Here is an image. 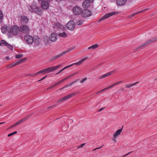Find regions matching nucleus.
Masks as SVG:
<instances>
[{
  "instance_id": "nucleus-1",
  "label": "nucleus",
  "mask_w": 157,
  "mask_h": 157,
  "mask_svg": "<svg viewBox=\"0 0 157 157\" xmlns=\"http://www.w3.org/2000/svg\"><path fill=\"white\" fill-rule=\"evenodd\" d=\"M20 33L19 28L16 25L8 27V36L9 38H11L18 35Z\"/></svg>"
},
{
  "instance_id": "nucleus-2",
  "label": "nucleus",
  "mask_w": 157,
  "mask_h": 157,
  "mask_svg": "<svg viewBox=\"0 0 157 157\" xmlns=\"http://www.w3.org/2000/svg\"><path fill=\"white\" fill-rule=\"evenodd\" d=\"M79 93V92H76L75 93L71 94H70L67 95L61 98L59 100L57 101V102L59 103L61 102L66 99H67L69 98H70L71 97H74L75 95Z\"/></svg>"
},
{
  "instance_id": "nucleus-3",
  "label": "nucleus",
  "mask_w": 157,
  "mask_h": 157,
  "mask_svg": "<svg viewBox=\"0 0 157 157\" xmlns=\"http://www.w3.org/2000/svg\"><path fill=\"white\" fill-rule=\"evenodd\" d=\"M75 26V23L73 20L69 21L67 24V27L69 30L73 31Z\"/></svg>"
},
{
  "instance_id": "nucleus-4",
  "label": "nucleus",
  "mask_w": 157,
  "mask_h": 157,
  "mask_svg": "<svg viewBox=\"0 0 157 157\" xmlns=\"http://www.w3.org/2000/svg\"><path fill=\"white\" fill-rule=\"evenodd\" d=\"M24 39L27 43L29 44H32L34 41L33 37L28 34L25 35Z\"/></svg>"
},
{
  "instance_id": "nucleus-5",
  "label": "nucleus",
  "mask_w": 157,
  "mask_h": 157,
  "mask_svg": "<svg viewBox=\"0 0 157 157\" xmlns=\"http://www.w3.org/2000/svg\"><path fill=\"white\" fill-rule=\"evenodd\" d=\"M61 66V65H58L56 67H50L46 68L45 69V72L46 73H50L56 70L59 68Z\"/></svg>"
},
{
  "instance_id": "nucleus-6",
  "label": "nucleus",
  "mask_w": 157,
  "mask_h": 157,
  "mask_svg": "<svg viewBox=\"0 0 157 157\" xmlns=\"http://www.w3.org/2000/svg\"><path fill=\"white\" fill-rule=\"evenodd\" d=\"M72 11L75 14L79 15L81 14L82 11L80 7L76 6L73 8Z\"/></svg>"
},
{
  "instance_id": "nucleus-7",
  "label": "nucleus",
  "mask_w": 157,
  "mask_h": 157,
  "mask_svg": "<svg viewBox=\"0 0 157 157\" xmlns=\"http://www.w3.org/2000/svg\"><path fill=\"white\" fill-rule=\"evenodd\" d=\"M81 14L83 17H87L90 16L91 15V13L89 10L85 9L82 11Z\"/></svg>"
},
{
  "instance_id": "nucleus-8",
  "label": "nucleus",
  "mask_w": 157,
  "mask_h": 157,
  "mask_svg": "<svg viewBox=\"0 0 157 157\" xmlns=\"http://www.w3.org/2000/svg\"><path fill=\"white\" fill-rule=\"evenodd\" d=\"M20 29L23 33H28L29 31V28L28 26L25 25H22L20 27Z\"/></svg>"
},
{
  "instance_id": "nucleus-9",
  "label": "nucleus",
  "mask_w": 157,
  "mask_h": 157,
  "mask_svg": "<svg viewBox=\"0 0 157 157\" xmlns=\"http://www.w3.org/2000/svg\"><path fill=\"white\" fill-rule=\"evenodd\" d=\"M117 13L113 12H110L107 14H106L103 17H101V19L99 20L98 22H99L102 21L104 20L105 19L109 18L110 17L115 14Z\"/></svg>"
},
{
  "instance_id": "nucleus-10",
  "label": "nucleus",
  "mask_w": 157,
  "mask_h": 157,
  "mask_svg": "<svg viewBox=\"0 0 157 157\" xmlns=\"http://www.w3.org/2000/svg\"><path fill=\"white\" fill-rule=\"evenodd\" d=\"M37 4L35 2H33L31 5H29L28 6L27 8L28 9L30 12H33L36 9Z\"/></svg>"
},
{
  "instance_id": "nucleus-11",
  "label": "nucleus",
  "mask_w": 157,
  "mask_h": 157,
  "mask_svg": "<svg viewBox=\"0 0 157 157\" xmlns=\"http://www.w3.org/2000/svg\"><path fill=\"white\" fill-rule=\"evenodd\" d=\"M93 1L94 0H85L82 3L83 7L85 8L88 7Z\"/></svg>"
},
{
  "instance_id": "nucleus-12",
  "label": "nucleus",
  "mask_w": 157,
  "mask_h": 157,
  "mask_svg": "<svg viewBox=\"0 0 157 157\" xmlns=\"http://www.w3.org/2000/svg\"><path fill=\"white\" fill-rule=\"evenodd\" d=\"M41 6L44 9H47L49 7V4L48 2L44 1L41 3Z\"/></svg>"
},
{
  "instance_id": "nucleus-13",
  "label": "nucleus",
  "mask_w": 157,
  "mask_h": 157,
  "mask_svg": "<svg viewBox=\"0 0 157 157\" xmlns=\"http://www.w3.org/2000/svg\"><path fill=\"white\" fill-rule=\"evenodd\" d=\"M57 36L56 33H52L49 36L50 40L52 42H55L56 41L57 39Z\"/></svg>"
},
{
  "instance_id": "nucleus-14",
  "label": "nucleus",
  "mask_w": 157,
  "mask_h": 157,
  "mask_svg": "<svg viewBox=\"0 0 157 157\" xmlns=\"http://www.w3.org/2000/svg\"><path fill=\"white\" fill-rule=\"evenodd\" d=\"M36 9L34 10V12L37 14L40 15L42 13V10L41 8L38 6L37 5L36 7Z\"/></svg>"
},
{
  "instance_id": "nucleus-15",
  "label": "nucleus",
  "mask_w": 157,
  "mask_h": 157,
  "mask_svg": "<svg viewBox=\"0 0 157 157\" xmlns=\"http://www.w3.org/2000/svg\"><path fill=\"white\" fill-rule=\"evenodd\" d=\"M126 2V0H117L116 3L117 6H121L125 4Z\"/></svg>"
},
{
  "instance_id": "nucleus-16",
  "label": "nucleus",
  "mask_w": 157,
  "mask_h": 157,
  "mask_svg": "<svg viewBox=\"0 0 157 157\" xmlns=\"http://www.w3.org/2000/svg\"><path fill=\"white\" fill-rule=\"evenodd\" d=\"M115 71L113 70L112 71L110 72H109L108 73H107L103 75L102 76H101L100 77L99 79H102L105 77H107L109 75H112L115 72Z\"/></svg>"
},
{
  "instance_id": "nucleus-17",
  "label": "nucleus",
  "mask_w": 157,
  "mask_h": 157,
  "mask_svg": "<svg viewBox=\"0 0 157 157\" xmlns=\"http://www.w3.org/2000/svg\"><path fill=\"white\" fill-rule=\"evenodd\" d=\"M88 58V57H85L84 58H83V59H82L81 60L79 61V62H76L75 63H73L72 64V65H73V66L75 65H79L81 64L83 62L87 60Z\"/></svg>"
},
{
  "instance_id": "nucleus-18",
  "label": "nucleus",
  "mask_w": 157,
  "mask_h": 157,
  "mask_svg": "<svg viewBox=\"0 0 157 157\" xmlns=\"http://www.w3.org/2000/svg\"><path fill=\"white\" fill-rule=\"evenodd\" d=\"M63 55V54L62 53L58 55L53 56L50 58V61H52L56 59L59 58L60 57L62 56Z\"/></svg>"
},
{
  "instance_id": "nucleus-19",
  "label": "nucleus",
  "mask_w": 157,
  "mask_h": 157,
  "mask_svg": "<svg viewBox=\"0 0 157 157\" xmlns=\"http://www.w3.org/2000/svg\"><path fill=\"white\" fill-rule=\"evenodd\" d=\"M8 26L6 25H4L1 27V30L3 33H6L7 31H8Z\"/></svg>"
},
{
  "instance_id": "nucleus-20",
  "label": "nucleus",
  "mask_w": 157,
  "mask_h": 157,
  "mask_svg": "<svg viewBox=\"0 0 157 157\" xmlns=\"http://www.w3.org/2000/svg\"><path fill=\"white\" fill-rule=\"evenodd\" d=\"M2 44H4L7 46L10 49L12 50L13 48V47L10 45L6 41L4 40H2L1 41Z\"/></svg>"
},
{
  "instance_id": "nucleus-21",
  "label": "nucleus",
  "mask_w": 157,
  "mask_h": 157,
  "mask_svg": "<svg viewBox=\"0 0 157 157\" xmlns=\"http://www.w3.org/2000/svg\"><path fill=\"white\" fill-rule=\"evenodd\" d=\"M156 40H157V38H152L151 40H149L147 41L145 43H144V44H143L142 45H141L140 46V47L144 46L146 45L147 44H148L149 43H151V42L154 41Z\"/></svg>"
},
{
  "instance_id": "nucleus-22",
  "label": "nucleus",
  "mask_w": 157,
  "mask_h": 157,
  "mask_svg": "<svg viewBox=\"0 0 157 157\" xmlns=\"http://www.w3.org/2000/svg\"><path fill=\"white\" fill-rule=\"evenodd\" d=\"M21 20L22 22L26 23L28 22L29 19L27 16H23L21 17Z\"/></svg>"
},
{
  "instance_id": "nucleus-23",
  "label": "nucleus",
  "mask_w": 157,
  "mask_h": 157,
  "mask_svg": "<svg viewBox=\"0 0 157 157\" xmlns=\"http://www.w3.org/2000/svg\"><path fill=\"white\" fill-rule=\"evenodd\" d=\"M123 127V126H122V128L117 130L113 135L115 136H117L120 135L122 131Z\"/></svg>"
},
{
  "instance_id": "nucleus-24",
  "label": "nucleus",
  "mask_w": 157,
  "mask_h": 157,
  "mask_svg": "<svg viewBox=\"0 0 157 157\" xmlns=\"http://www.w3.org/2000/svg\"><path fill=\"white\" fill-rule=\"evenodd\" d=\"M99 45L97 44H95L93 45L90 47H89L88 48V49H91L92 50H94L99 47Z\"/></svg>"
},
{
  "instance_id": "nucleus-25",
  "label": "nucleus",
  "mask_w": 157,
  "mask_h": 157,
  "mask_svg": "<svg viewBox=\"0 0 157 157\" xmlns=\"http://www.w3.org/2000/svg\"><path fill=\"white\" fill-rule=\"evenodd\" d=\"M75 48V47L73 46L71 48H68L67 50L66 51H65L63 52H62V53H63V54L64 55V54H65V53H66L68 52L71 51L73 49H74V48Z\"/></svg>"
},
{
  "instance_id": "nucleus-26",
  "label": "nucleus",
  "mask_w": 157,
  "mask_h": 157,
  "mask_svg": "<svg viewBox=\"0 0 157 157\" xmlns=\"http://www.w3.org/2000/svg\"><path fill=\"white\" fill-rule=\"evenodd\" d=\"M59 36L63 37H66L67 36V34L65 32H63L62 33H59L58 34Z\"/></svg>"
},
{
  "instance_id": "nucleus-27",
  "label": "nucleus",
  "mask_w": 157,
  "mask_h": 157,
  "mask_svg": "<svg viewBox=\"0 0 157 157\" xmlns=\"http://www.w3.org/2000/svg\"><path fill=\"white\" fill-rule=\"evenodd\" d=\"M58 85V84L57 83V82H56V83L53 84L52 85H51V86H50L48 87L46 89V90H49L50 89H52V88H54V87H55V86H57Z\"/></svg>"
},
{
  "instance_id": "nucleus-28",
  "label": "nucleus",
  "mask_w": 157,
  "mask_h": 157,
  "mask_svg": "<svg viewBox=\"0 0 157 157\" xmlns=\"http://www.w3.org/2000/svg\"><path fill=\"white\" fill-rule=\"evenodd\" d=\"M31 116V115H28L27 116L23 118L22 119L20 120V121L21 122V123L23 122V121L27 120Z\"/></svg>"
},
{
  "instance_id": "nucleus-29",
  "label": "nucleus",
  "mask_w": 157,
  "mask_h": 157,
  "mask_svg": "<svg viewBox=\"0 0 157 157\" xmlns=\"http://www.w3.org/2000/svg\"><path fill=\"white\" fill-rule=\"evenodd\" d=\"M26 60V58H24L21 59L20 60H17V61L19 64H20L21 63L24 62Z\"/></svg>"
},
{
  "instance_id": "nucleus-30",
  "label": "nucleus",
  "mask_w": 157,
  "mask_h": 157,
  "mask_svg": "<svg viewBox=\"0 0 157 157\" xmlns=\"http://www.w3.org/2000/svg\"><path fill=\"white\" fill-rule=\"evenodd\" d=\"M21 122L20 121H18L15 124H13V125H12L9 128H12L13 127H14L20 124H21Z\"/></svg>"
},
{
  "instance_id": "nucleus-31",
  "label": "nucleus",
  "mask_w": 157,
  "mask_h": 157,
  "mask_svg": "<svg viewBox=\"0 0 157 157\" xmlns=\"http://www.w3.org/2000/svg\"><path fill=\"white\" fill-rule=\"evenodd\" d=\"M83 22V21L82 20H78L77 21V24L78 25H81L82 24Z\"/></svg>"
},
{
  "instance_id": "nucleus-32",
  "label": "nucleus",
  "mask_w": 157,
  "mask_h": 157,
  "mask_svg": "<svg viewBox=\"0 0 157 157\" xmlns=\"http://www.w3.org/2000/svg\"><path fill=\"white\" fill-rule=\"evenodd\" d=\"M3 19V14L2 11L0 10V23L2 22Z\"/></svg>"
},
{
  "instance_id": "nucleus-33",
  "label": "nucleus",
  "mask_w": 157,
  "mask_h": 157,
  "mask_svg": "<svg viewBox=\"0 0 157 157\" xmlns=\"http://www.w3.org/2000/svg\"><path fill=\"white\" fill-rule=\"evenodd\" d=\"M61 27V24L59 23H56L54 25V27L58 28H60Z\"/></svg>"
},
{
  "instance_id": "nucleus-34",
  "label": "nucleus",
  "mask_w": 157,
  "mask_h": 157,
  "mask_svg": "<svg viewBox=\"0 0 157 157\" xmlns=\"http://www.w3.org/2000/svg\"><path fill=\"white\" fill-rule=\"evenodd\" d=\"M12 64L13 67H14L16 66L19 65L17 61L14 62L13 63H12Z\"/></svg>"
},
{
  "instance_id": "nucleus-35",
  "label": "nucleus",
  "mask_w": 157,
  "mask_h": 157,
  "mask_svg": "<svg viewBox=\"0 0 157 157\" xmlns=\"http://www.w3.org/2000/svg\"><path fill=\"white\" fill-rule=\"evenodd\" d=\"M23 56L22 54H19L16 55L15 56V57L17 59H20Z\"/></svg>"
},
{
  "instance_id": "nucleus-36",
  "label": "nucleus",
  "mask_w": 157,
  "mask_h": 157,
  "mask_svg": "<svg viewBox=\"0 0 157 157\" xmlns=\"http://www.w3.org/2000/svg\"><path fill=\"white\" fill-rule=\"evenodd\" d=\"M66 80V78H63V79H62V80H60V81L57 82V83L59 85V84H60V83H62V82H63L64 81H65Z\"/></svg>"
},
{
  "instance_id": "nucleus-37",
  "label": "nucleus",
  "mask_w": 157,
  "mask_h": 157,
  "mask_svg": "<svg viewBox=\"0 0 157 157\" xmlns=\"http://www.w3.org/2000/svg\"><path fill=\"white\" fill-rule=\"evenodd\" d=\"M138 13H139V12H138L137 13H134L132 15H130L128 17L130 18L132 17H134L135 15H136Z\"/></svg>"
},
{
  "instance_id": "nucleus-38",
  "label": "nucleus",
  "mask_w": 157,
  "mask_h": 157,
  "mask_svg": "<svg viewBox=\"0 0 157 157\" xmlns=\"http://www.w3.org/2000/svg\"><path fill=\"white\" fill-rule=\"evenodd\" d=\"M85 144V143H83L81 145H79L78 146V147H77V148L78 149L80 148H81L83 147Z\"/></svg>"
},
{
  "instance_id": "nucleus-39",
  "label": "nucleus",
  "mask_w": 157,
  "mask_h": 157,
  "mask_svg": "<svg viewBox=\"0 0 157 157\" xmlns=\"http://www.w3.org/2000/svg\"><path fill=\"white\" fill-rule=\"evenodd\" d=\"M87 79V78H84L83 79L81 80L80 81V82L81 83H83L85 81H86Z\"/></svg>"
},
{
  "instance_id": "nucleus-40",
  "label": "nucleus",
  "mask_w": 157,
  "mask_h": 157,
  "mask_svg": "<svg viewBox=\"0 0 157 157\" xmlns=\"http://www.w3.org/2000/svg\"><path fill=\"white\" fill-rule=\"evenodd\" d=\"M125 86L127 88H130L131 87V84L129 83V84H127L125 85Z\"/></svg>"
},
{
  "instance_id": "nucleus-41",
  "label": "nucleus",
  "mask_w": 157,
  "mask_h": 157,
  "mask_svg": "<svg viewBox=\"0 0 157 157\" xmlns=\"http://www.w3.org/2000/svg\"><path fill=\"white\" fill-rule=\"evenodd\" d=\"M45 72V69H43L41 70H40L39 71V74Z\"/></svg>"
},
{
  "instance_id": "nucleus-42",
  "label": "nucleus",
  "mask_w": 157,
  "mask_h": 157,
  "mask_svg": "<svg viewBox=\"0 0 157 157\" xmlns=\"http://www.w3.org/2000/svg\"><path fill=\"white\" fill-rule=\"evenodd\" d=\"M6 67L8 68V69H9V68H12L13 67L12 66V63L11 64H9L7 66H6Z\"/></svg>"
},
{
  "instance_id": "nucleus-43",
  "label": "nucleus",
  "mask_w": 157,
  "mask_h": 157,
  "mask_svg": "<svg viewBox=\"0 0 157 157\" xmlns=\"http://www.w3.org/2000/svg\"><path fill=\"white\" fill-rule=\"evenodd\" d=\"M73 66V65H72V64L70 65H68V66H66V67H64V69H67V68H68L71 67Z\"/></svg>"
},
{
  "instance_id": "nucleus-44",
  "label": "nucleus",
  "mask_w": 157,
  "mask_h": 157,
  "mask_svg": "<svg viewBox=\"0 0 157 157\" xmlns=\"http://www.w3.org/2000/svg\"><path fill=\"white\" fill-rule=\"evenodd\" d=\"M105 91L104 90V89H102L101 90H100L99 91H98V92H97L96 93V94L99 93H101V92L103 91Z\"/></svg>"
},
{
  "instance_id": "nucleus-45",
  "label": "nucleus",
  "mask_w": 157,
  "mask_h": 157,
  "mask_svg": "<svg viewBox=\"0 0 157 157\" xmlns=\"http://www.w3.org/2000/svg\"><path fill=\"white\" fill-rule=\"evenodd\" d=\"M79 80V79H77V80H76L74 81H73L72 82V84H74L77 81H78V80Z\"/></svg>"
},
{
  "instance_id": "nucleus-46",
  "label": "nucleus",
  "mask_w": 157,
  "mask_h": 157,
  "mask_svg": "<svg viewBox=\"0 0 157 157\" xmlns=\"http://www.w3.org/2000/svg\"><path fill=\"white\" fill-rule=\"evenodd\" d=\"M113 140L115 141V142H116V137L117 136H115L113 135Z\"/></svg>"
},
{
  "instance_id": "nucleus-47",
  "label": "nucleus",
  "mask_w": 157,
  "mask_h": 157,
  "mask_svg": "<svg viewBox=\"0 0 157 157\" xmlns=\"http://www.w3.org/2000/svg\"><path fill=\"white\" fill-rule=\"evenodd\" d=\"M138 82H136V83H134L131 84V87L132 86H135V85L137 84Z\"/></svg>"
},
{
  "instance_id": "nucleus-48",
  "label": "nucleus",
  "mask_w": 157,
  "mask_h": 157,
  "mask_svg": "<svg viewBox=\"0 0 157 157\" xmlns=\"http://www.w3.org/2000/svg\"><path fill=\"white\" fill-rule=\"evenodd\" d=\"M40 40L39 38H38L36 39V41H37V42H38V44L40 42Z\"/></svg>"
},
{
  "instance_id": "nucleus-49",
  "label": "nucleus",
  "mask_w": 157,
  "mask_h": 157,
  "mask_svg": "<svg viewBox=\"0 0 157 157\" xmlns=\"http://www.w3.org/2000/svg\"><path fill=\"white\" fill-rule=\"evenodd\" d=\"M39 74V72H37V73L35 74H33V76H36L37 75H38Z\"/></svg>"
},
{
  "instance_id": "nucleus-50",
  "label": "nucleus",
  "mask_w": 157,
  "mask_h": 157,
  "mask_svg": "<svg viewBox=\"0 0 157 157\" xmlns=\"http://www.w3.org/2000/svg\"><path fill=\"white\" fill-rule=\"evenodd\" d=\"M64 69H64V68H63V69H62V70H61L59 71V72H58V73H56V74L57 75V74H58L60 73H61V72H62L63 70H64Z\"/></svg>"
},
{
  "instance_id": "nucleus-51",
  "label": "nucleus",
  "mask_w": 157,
  "mask_h": 157,
  "mask_svg": "<svg viewBox=\"0 0 157 157\" xmlns=\"http://www.w3.org/2000/svg\"><path fill=\"white\" fill-rule=\"evenodd\" d=\"M148 10V9H145L144 10H143L141 11H140V12H139V13H141V12H143V11H147V10Z\"/></svg>"
},
{
  "instance_id": "nucleus-52",
  "label": "nucleus",
  "mask_w": 157,
  "mask_h": 157,
  "mask_svg": "<svg viewBox=\"0 0 157 157\" xmlns=\"http://www.w3.org/2000/svg\"><path fill=\"white\" fill-rule=\"evenodd\" d=\"M45 42L46 43V45H48V44H49V43H48V40H45Z\"/></svg>"
},
{
  "instance_id": "nucleus-53",
  "label": "nucleus",
  "mask_w": 157,
  "mask_h": 157,
  "mask_svg": "<svg viewBox=\"0 0 157 157\" xmlns=\"http://www.w3.org/2000/svg\"><path fill=\"white\" fill-rule=\"evenodd\" d=\"M13 135V133L12 132V133H10V134H9L8 135V137H10V136H12V135Z\"/></svg>"
},
{
  "instance_id": "nucleus-54",
  "label": "nucleus",
  "mask_w": 157,
  "mask_h": 157,
  "mask_svg": "<svg viewBox=\"0 0 157 157\" xmlns=\"http://www.w3.org/2000/svg\"><path fill=\"white\" fill-rule=\"evenodd\" d=\"M47 77V75L45 76V77H44L43 78L41 79L40 80H39L38 81H40L44 79L45 78H46V77Z\"/></svg>"
},
{
  "instance_id": "nucleus-55",
  "label": "nucleus",
  "mask_w": 157,
  "mask_h": 157,
  "mask_svg": "<svg viewBox=\"0 0 157 157\" xmlns=\"http://www.w3.org/2000/svg\"><path fill=\"white\" fill-rule=\"evenodd\" d=\"M102 147V146H101V147H99L96 148H95V149H94L93 150V151H95V150H97V149H100V148H101V147Z\"/></svg>"
},
{
  "instance_id": "nucleus-56",
  "label": "nucleus",
  "mask_w": 157,
  "mask_h": 157,
  "mask_svg": "<svg viewBox=\"0 0 157 157\" xmlns=\"http://www.w3.org/2000/svg\"><path fill=\"white\" fill-rule=\"evenodd\" d=\"M130 153H131V152H129V153H128L127 154L125 155H124L123 157H124L127 156V155H129Z\"/></svg>"
},
{
  "instance_id": "nucleus-57",
  "label": "nucleus",
  "mask_w": 157,
  "mask_h": 157,
  "mask_svg": "<svg viewBox=\"0 0 157 157\" xmlns=\"http://www.w3.org/2000/svg\"><path fill=\"white\" fill-rule=\"evenodd\" d=\"M123 81H119L118 82H116V85H117V84H119L122 82Z\"/></svg>"
},
{
  "instance_id": "nucleus-58",
  "label": "nucleus",
  "mask_w": 157,
  "mask_h": 157,
  "mask_svg": "<svg viewBox=\"0 0 157 157\" xmlns=\"http://www.w3.org/2000/svg\"><path fill=\"white\" fill-rule=\"evenodd\" d=\"M115 85H116V83H113V84H112V85H111V86L112 87L113 86H114Z\"/></svg>"
},
{
  "instance_id": "nucleus-59",
  "label": "nucleus",
  "mask_w": 157,
  "mask_h": 157,
  "mask_svg": "<svg viewBox=\"0 0 157 157\" xmlns=\"http://www.w3.org/2000/svg\"><path fill=\"white\" fill-rule=\"evenodd\" d=\"M72 85H73V84H72V82H71L68 85V86H71Z\"/></svg>"
},
{
  "instance_id": "nucleus-60",
  "label": "nucleus",
  "mask_w": 157,
  "mask_h": 157,
  "mask_svg": "<svg viewBox=\"0 0 157 157\" xmlns=\"http://www.w3.org/2000/svg\"><path fill=\"white\" fill-rule=\"evenodd\" d=\"M72 85H73V84H72V82H71L68 85V86H71Z\"/></svg>"
},
{
  "instance_id": "nucleus-61",
  "label": "nucleus",
  "mask_w": 157,
  "mask_h": 157,
  "mask_svg": "<svg viewBox=\"0 0 157 157\" xmlns=\"http://www.w3.org/2000/svg\"><path fill=\"white\" fill-rule=\"evenodd\" d=\"M108 89H108V87L104 88V90L105 91L106 90Z\"/></svg>"
},
{
  "instance_id": "nucleus-62",
  "label": "nucleus",
  "mask_w": 157,
  "mask_h": 157,
  "mask_svg": "<svg viewBox=\"0 0 157 157\" xmlns=\"http://www.w3.org/2000/svg\"><path fill=\"white\" fill-rule=\"evenodd\" d=\"M13 134L14 135V134H15L17 133V131H15V132H13Z\"/></svg>"
},
{
  "instance_id": "nucleus-63",
  "label": "nucleus",
  "mask_w": 157,
  "mask_h": 157,
  "mask_svg": "<svg viewBox=\"0 0 157 157\" xmlns=\"http://www.w3.org/2000/svg\"><path fill=\"white\" fill-rule=\"evenodd\" d=\"M29 76H32V77H34V76H33V75H31V74H29Z\"/></svg>"
},
{
  "instance_id": "nucleus-64",
  "label": "nucleus",
  "mask_w": 157,
  "mask_h": 157,
  "mask_svg": "<svg viewBox=\"0 0 157 157\" xmlns=\"http://www.w3.org/2000/svg\"><path fill=\"white\" fill-rule=\"evenodd\" d=\"M65 88V87H63L61 89H60V90H63V89H64V88Z\"/></svg>"
}]
</instances>
